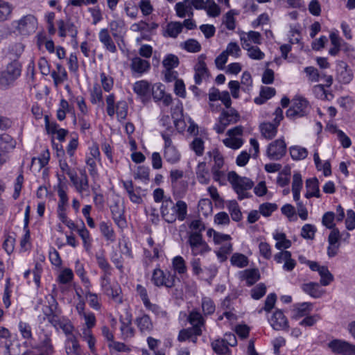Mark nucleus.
<instances>
[{"label": "nucleus", "mask_w": 355, "mask_h": 355, "mask_svg": "<svg viewBox=\"0 0 355 355\" xmlns=\"http://www.w3.org/2000/svg\"><path fill=\"white\" fill-rule=\"evenodd\" d=\"M202 309L205 315H211L215 311V304L211 298L203 297L202 299Z\"/></svg>", "instance_id": "63"}, {"label": "nucleus", "mask_w": 355, "mask_h": 355, "mask_svg": "<svg viewBox=\"0 0 355 355\" xmlns=\"http://www.w3.org/2000/svg\"><path fill=\"white\" fill-rule=\"evenodd\" d=\"M120 321V331L121 334V338L123 340H127L134 337L135 330L132 325V315L129 313H126L125 316H122L119 318Z\"/></svg>", "instance_id": "15"}, {"label": "nucleus", "mask_w": 355, "mask_h": 355, "mask_svg": "<svg viewBox=\"0 0 355 355\" xmlns=\"http://www.w3.org/2000/svg\"><path fill=\"white\" fill-rule=\"evenodd\" d=\"M93 327H84L82 329V333L80 334L83 340L87 343L88 347L92 353L96 351L95 345L96 339L92 334V329Z\"/></svg>", "instance_id": "34"}, {"label": "nucleus", "mask_w": 355, "mask_h": 355, "mask_svg": "<svg viewBox=\"0 0 355 355\" xmlns=\"http://www.w3.org/2000/svg\"><path fill=\"white\" fill-rule=\"evenodd\" d=\"M183 49L190 53H197L201 50L200 44L195 39H189L182 44Z\"/></svg>", "instance_id": "60"}, {"label": "nucleus", "mask_w": 355, "mask_h": 355, "mask_svg": "<svg viewBox=\"0 0 355 355\" xmlns=\"http://www.w3.org/2000/svg\"><path fill=\"white\" fill-rule=\"evenodd\" d=\"M206 56L202 54L198 58V61L194 66V80L196 85H200L203 80L209 76V72L205 62Z\"/></svg>", "instance_id": "14"}, {"label": "nucleus", "mask_w": 355, "mask_h": 355, "mask_svg": "<svg viewBox=\"0 0 355 355\" xmlns=\"http://www.w3.org/2000/svg\"><path fill=\"white\" fill-rule=\"evenodd\" d=\"M80 176L78 177L76 173L72 178H70L71 182L73 183L76 191L80 194H83L85 192L89 191V178L84 168L79 169Z\"/></svg>", "instance_id": "13"}, {"label": "nucleus", "mask_w": 355, "mask_h": 355, "mask_svg": "<svg viewBox=\"0 0 355 355\" xmlns=\"http://www.w3.org/2000/svg\"><path fill=\"white\" fill-rule=\"evenodd\" d=\"M24 51V45L21 43H15L8 48V54L10 59L17 60L23 53Z\"/></svg>", "instance_id": "55"}, {"label": "nucleus", "mask_w": 355, "mask_h": 355, "mask_svg": "<svg viewBox=\"0 0 355 355\" xmlns=\"http://www.w3.org/2000/svg\"><path fill=\"white\" fill-rule=\"evenodd\" d=\"M130 67L133 71L141 74L150 69V64L139 57H135L132 59Z\"/></svg>", "instance_id": "27"}, {"label": "nucleus", "mask_w": 355, "mask_h": 355, "mask_svg": "<svg viewBox=\"0 0 355 355\" xmlns=\"http://www.w3.org/2000/svg\"><path fill=\"white\" fill-rule=\"evenodd\" d=\"M330 40L333 47L329 49V53L331 55L335 56L340 51H341L343 48L342 39L340 38L336 34L331 33L330 35Z\"/></svg>", "instance_id": "51"}, {"label": "nucleus", "mask_w": 355, "mask_h": 355, "mask_svg": "<svg viewBox=\"0 0 355 355\" xmlns=\"http://www.w3.org/2000/svg\"><path fill=\"white\" fill-rule=\"evenodd\" d=\"M144 306L147 310L153 312L157 318H167V312L163 309H162V307H160L159 305L151 303L150 301L146 304Z\"/></svg>", "instance_id": "59"}, {"label": "nucleus", "mask_w": 355, "mask_h": 355, "mask_svg": "<svg viewBox=\"0 0 355 355\" xmlns=\"http://www.w3.org/2000/svg\"><path fill=\"white\" fill-rule=\"evenodd\" d=\"M21 65L17 60L8 64L6 69L0 73V85L2 86L11 85L20 76Z\"/></svg>", "instance_id": "6"}, {"label": "nucleus", "mask_w": 355, "mask_h": 355, "mask_svg": "<svg viewBox=\"0 0 355 355\" xmlns=\"http://www.w3.org/2000/svg\"><path fill=\"white\" fill-rule=\"evenodd\" d=\"M241 280H245L248 286H252L260 279L259 271L257 268L247 269L240 272Z\"/></svg>", "instance_id": "23"}, {"label": "nucleus", "mask_w": 355, "mask_h": 355, "mask_svg": "<svg viewBox=\"0 0 355 355\" xmlns=\"http://www.w3.org/2000/svg\"><path fill=\"white\" fill-rule=\"evenodd\" d=\"M187 320L192 325V327H197L200 329H202V327L205 324V320L202 314L195 310L189 313Z\"/></svg>", "instance_id": "37"}, {"label": "nucleus", "mask_w": 355, "mask_h": 355, "mask_svg": "<svg viewBox=\"0 0 355 355\" xmlns=\"http://www.w3.org/2000/svg\"><path fill=\"white\" fill-rule=\"evenodd\" d=\"M13 6L3 0H0V22L8 20L12 14Z\"/></svg>", "instance_id": "44"}, {"label": "nucleus", "mask_w": 355, "mask_h": 355, "mask_svg": "<svg viewBox=\"0 0 355 355\" xmlns=\"http://www.w3.org/2000/svg\"><path fill=\"white\" fill-rule=\"evenodd\" d=\"M37 24V19L33 15H25L12 23V27L21 35H29L33 33L36 30Z\"/></svg>", "instance_id": "7"}, {"label": "nucleus", "mask_w": 355, "mask_h": 355, "mask_svg": "<svg viewBox=\"0 0 355 355\" xmlns=\"http://www.w3.org/2000/svg\"><path fill=\"white\" fill-rule=\"evenodd\" d=\"M164 80L167 83H173V89H185V85L182 79L178 78V73L175 70H164Z\"/></svg>", "instance_id": "20"}, {"label": "nucleus", "mask_w": 355, "mask_h": 355, "mask_svg": "<svg viewBox=\"0 0 355 355\" xmlns=\"http://www.w3.org/2000/svg\"><path fill=\"white\" fill-rule=\"evenodd\" d=\"M180 64L179 58L174 54H167L162 61L164 70H174Z\"/></svg>", "instance_id": "47"}, {"label": "nucleus", "mask_w": 355, "mask_h": 355, "mask_svg": "<svg viewBox=\"0 0 355 355\" xmlns=\"http://www.w3.org/2000/svg\"><path fill=\"white\" fill-rule=\"evenodd\" d=\"M289 151L292 159L294 160L304 159L308 155V150L306 148L300 146L290 147Z\"/></svg>", "instance_id": "48"}, {"label": "nucleus", "mask_w": 355, "mask_h": 355, "mask_svg": "<svg viewBox=\"0 0 355 355\" xmlns=\"http://www.w3.org/2000/svg\"><path fill=\"white\" fill-rule=\"evenodd\" d=\"M224 145L233 150L240 148L243 144V140L239 137H230L223 140Z\"/></svg>", "instance_id": "57"}, {"label": "nucleus", "mask_w": 355, "mask_h": 355, "mask_svg": "<svg viewBox=\"0 0 355 355\" xmlns=\"http://www.w3.org/2000/svg\"><path fill=\"white\" fill-rule=\"evenodd\" d=\"M353 78V74L346 62L339 61L336 65V80L343 84H348Z\"/></svg>", "instance_id": "16"}, {"label": "nucleus", "mask_w": 355, "mask_h": 355, "mask_svg": "<svg viewBox=\"0 0 355 355\" xmlns=\"http://www.w3.org/2000/svg\"><path fill=\"white\" fill-rule=\"evenodd\" d=\"M207 155L214 162L211 168L213 179L216 182H220L225 177V172L222 170L225 164L223 155L218 149L214 148L207 152Z\"/></svg>", "instance_id": "9"}, {"label": "nucleus", "mask_w": 355, "mask_h": 355, "mask_svg": "<svg viewBox=\"0 0 355 355\" xmlns=\"http://www.w3.org/2000/svg\"><path fill=\"white\" fill-rule=\"evenodd\" d=\"M277 124L273 123L267 122L263 123L260 125L259 128L261 135L266 139H272L274 138L277 132Z\"/></svg>", "instance_id": "30"}, {"label": "nucleus", "mask_w": 355, "mask_h": 355, "mask_svg": "<svg viewBox=\"0 0 355 355\" xmlns=\"http://www.w3.org/2000/svg\"><path fill=\"white\" fill-rule=\"evenodd\" d=\"M65 350L67 355H82V350L77 338L71 335L65 342Z\"/></svg>", "instance_id": "22"}, {"label": "nucleus", "mask_w": 355, "mask_h": 355, "mask_svg": "<svg viewBox=\"0 0 355 355\" xmlns=\"http://www.w3.org/2000/svg\"><path fill=\"white\" fill-rule=\"evenodd\" d=\"M227 180L238 195L239 200L250 197L248 191L254 186V182L250 179L239 176L235 171H230L227 175Z\"/></svg>", "instance_id": "2"}, {"label": "nucleus", "mask_w": 355, "mask_h": 355, "mask_svg": "<svg viewBox=\"0 0 355 355\" xmlns=\"http://www.w3.org/2000/svg\"><path fill=\"white\" fill-rule=\"evenodd\" d=\"M277 263H280L284 262L283 269L286 271H292L296 266V261L292 259L291 253L287 250H282L274 257Z\"/></svg>", "instance_id": "17"}, {"label": "nucleus", "mask_w": 355, "mask_h": 355, "mask_svg": "<svg viewBox=\"0 0 355 355\" xmlns=\"http://www.w3.org/2000/svg\"><path fill=\"white\" fill-rule=\"evenodd\" d=\"M232 265L238 268H244L248 265V257L240 253H234L230 259Z\"/></svg>", "instance_id": "52"}, {"label": "nucleus", "mask_w": 355, "mask_h": 355, "mask_svg": "<svg viewBox=\"0 0 355 355\" xmlns=\"http://www.w3.org/2000/svg\"><path fill=\"white\" fill-rule=\"evenodd\" d=\"M77 232L83 240V246L85 250L89 251L92 247V239L89 232L85 227L83 222H82V227L77 229Z\"/></svg>", "instance_id": "43"}, {"label": "nucleus", "mask_w": 355, "mask_h": 355, "mask_svg": "<svg viewBox=\"0 0 355 355\" xmlns=\"http://www.w3.org/2000/svg\"><path fill=\"white\" fill-rule=\"evenodd\" d=\"M196 179L202 184H207L210 181V174L205 162L198 163L196 169Z\"/></svg>", "instance_id": "24"}, {"label": "nucleus", "mask_w": 355, "mask_h": 355, "mask_svg": "<svg viewBox=\"0 0 355 355\" xmlns=\"http://www.w3.org/2000/svg\"><path fill=\"white\" fill-rule=\"evenodd\" d=\"M96 259L98 267L103 271L101 276L112 275V268L105 257L103 254H96Z\"/></svg>", "instance_id": "40"}, {"label": "nucleus", "mask_w": 355, "mask_h": 355, "mask_svg": "<svg viewBox=\"0 0 355 355\" xmlns=\"http://www.w3.org/2000/svg\"><path fill=\"white\" fill-rule=\"evenodd\" d=\"M302 188V180L300 173H295L293 176L292 191L293 199L296 203L302 202L300 200V191Z\"/></svg>", "instance_id": "31"}, {"label": "nucleus", "mask_w": 355, "mask_h": 355, "mask_svg": "<svg viewBox=\"0 0 355 355\" xmlns=\"http://www.w3.org/2000/svg\"><path fill=\"white\" fill-rule=\"evenodd\" d=\"M220 120L221 121H226L225 125L226 126L229 125L231 123H236L239 119V114L234 110H230L227 112H223L220 116Z\"/></svg>", "instance_id": "53"}, {"label": "nucleus", "mask_w": 355, "mask_h": 355, "mask_svg": "<svg viewBox=\"0 0 355 355\" xmlns=\"http://www.w3.org/2000/svg\"><path fill=\"white\" fill-rule=\"evenodd\" d=\"M286 153V144L284 139H278L269 144L266 155L270 159L279 160Z\"/></svg>", "instance_id": "11"}, {"label": "nucleus", "mask_w": 355, "mask_h": 355, "mask_svg": "<svg viewBox=\"0 0 355 355\" xmlns=\"http://www.w3.org/2000/svg\"><path fill=\"white\" fill-rule=\"evenodd\" d=\"M306 193L305 197L311 198L312 197L320 198L319 182L316 178H310L306 180Z\"/></svg>", "instance_id": "26"}, {"label": "nucleus", "mask_w": 355, "mask_h": 355, "mask_svg": "<svg viewBox=\"0 0 355 355\" xmlns=\"http://www.w3.org/2000/svg\"><path fill=\"white\" fill-rule=\"evenodd\" d=\"M209 106L212 110H215L218 108V104L215 102L218 100L225 105L226 107H229L231 105V99L228 92L225 91L222 93L220 92H212L209 95Z\"/></svg>", "instance_id": "18"}, {"label": "nucleus", "mask_w": 355, "mask_h": 355, "mask_svg": "<svg viewBox=\"0 0 355 355\" xmlns=\"http://www.w3.org/2000/svg\"><path fill=\"white\" fill-rule=\"evenodd\" d=\"M123 185L124 189H125L128 197L130 201L135 204H141L143 202L142 198L141 196V188L136 187L135 188L133 186V183L132 180L130 181H123Z\"/></svg>", "instance_id": "19"}, {"label": "nucleus", "mask_w": 355, "mask_h": 355, "mask_svg": "<svg viewBox=\"0 0 355 355\" xmlns=\"http://www.w3.org/2000/svg\"><path fill=\"white\" fill-rule=\"evenodd\" d=\"M151 94L155 101L162 103L165 106L169 105L172 102L171 95L166 94L164 90H152Z\"/></svg>", "instance_id": "42"}, {"label": "nucleus", "mask_w": 355, "mask_h": 355, "mask_svg": "<svg viewBox=\"0 0 355 355\" xmlns=\"http://www.w3.org/2000/svg\"><path fill=\"white\" fill-rule=\"evenodd\" d=\"M309 102L301 96H297L291 101V106L286 112V116L292 120L306 116L310 112Z\"/></svg>", "instance_id": "5"}, {"label": "nucleus", "mask_w": 355, "mask_h": 355, "mask_svg": "<svg viewBox=\"0 0 355 355\" xmlns=\"http://www.w3.org/2000/svg\"><path fill=\"white\" fill-rule=\"evenodd\" d=\"M183 25L179 21L169 22L164 33V36H168L173 38H176L178 35L182 32Z\"/></svg>", "instance_id": "35"}, {"label": "nucleus", "mask_w": 355, "mask_h": 355, "mask_svg": "<svg viewBox=\"0 0 355 355\" xmlns=\"http://www.w3.org/2000/svg\"><path fill=\"white\" fill-rule=\"evenodd\" d=\"M302 289L304 292L315 298L320 297L322 294V292L320 290L319 284L315 282L304 284L302 286Z\"/></svg>", "instance_id": "38"}, {"label": "nucleus", "mask_w": 355, "mask_h": 355, "mask_svg": "<svg viewBox=\"0 0 355 355\" xmlns=\"http://www.w3.org/2000/svg\"><path fill=\"white\" fill-rule=\"evenodd\" d=\"M172 267L179 275L184 274L187 271L185 260L181 256H176L172 259Z\"/></svg>", "instance_id": "49"}, {"label": "nucleus", "mask_w": 355, "mask_h": 355, "mask_svg": "<svg viewBox=\"0 0 355 355\" xmlns=\"http://www.w3.org/2000/svg\"><path fill=\"white\" fill-rule=\"evenodd\" d=\"M331 352L338 355H355V345L345 340L334 339L328 343Z\"/></svg>", "instance_id": "12"}, {"label": "nucleus", "mask_w": 355, "mask_h": 355, "mask_svg": "<svg viewBox=\"0 0 355 355\" xmlns=\"http://www.w3.org/2000/svg\"><path fill=\"white\" fill-rule=\"evenodd\" d=\"M202 329H200L197 327H189L187 329H183L180 331L178 340L180 342H184L187 340L190 339V338H193V336H200L202 334Z\"/></svg>", "instance_id": "36"}, {"label": "nucleus", "mask_w": 355, "mask_h": 355, "mask_svg": "<svg viewBox=\"0 0 355 355\" xmlns=\"http://www.w3.org/2000/svg\"><path fill=\"white\" fill-rule=\"evenodd\" d=\"M135 323L141 333H149L153 330V324L149 315L144 314L140 317H137Z\"/></svg>", "instance_id": "29"}, {"label": "nucleus", "mask_w": 355, "mask_h": 355, "mask_svg": "<svg viewBox=\"0 0 355 355\" xmlns=\"http://www.w3.org/2000/svg\"><path fill=\"white\" fill-rule=\"evenodd\" d=\"M190 148L197 156H202L205 150L204 141L200 137H195L190 144Z\"/></svg>", "instance_id": "62"}, {"label": "nucleus", "mask_w": 355, "mask_h": 355, "mask_svg": "<svg viewBox=\"0 0 355 355\" xmlns=\"http://www.w3.org/2000/svg\"><path fill=\"white\" fill-rule=\"evenodd\" d=\"M211 347L213 350L218 355H226L230 352L229 346L222 339H217L211 343Z\"/></svg>", "instance_id": "46"}, {"label": "nucleus", "mask_w": 355, "mask_h": 355, "mask_svg": "<svg viewBox=\"0 0 355 355\" xmlns=\"http://www.w3.org/2000/svg\"><path fill=\"white\" fill-rule=\"evenodd\" d=\"M40 349L42 351V355H53L54 353V347L49 334H45L44 338L41 339Z\"/></svg>", "instance_id": "41"}, {"label": "nucleus", "mask_w": 355, "mask_h": 355, "mask_svg": "<svg viewBox=\"0 0 355 355\" xmlns=\"http://www.w3.org/2000/svg\"><path fill=\"white\" fill-rule=\"evenodd\" d=\"M232 251V244L225 243L218 250L216 251V254L220 262H224L227 259V255Z\"/></svg>", "instance_id": "54"}, {"label": "nucleus", "mask_w": 355, "mask_h": 355, "mask_svg": "<svg viewBox=\"0 0 355 355\" xmlns=\"http://www.w3.org/2000/svg\"><path fill=\"white\" fill-rule=\"evenodd\" d=\"M99 230L105 239L110 243L116 240V234L110 222L102 221L99 224Z\"/></svg>", "instance_id": "28"}, {"label": "nucleus", "mask_w": 355, "mask_h": 355, "mask_svg": "<svg viewBox=\"0 0 355 355\" xmlns=\"http://www.w3.org/2000/svg\"><path fill=\"white\" fill-rule=\"evenodd\" d=\"M227 207L233 220L238 222L242 219V213L236 200L230 201Z\"/></svg>", "instance_id": "45"}, {"label": "nucleus", "mask_w": 355, "mask_h": 355, "mask_svg": "<svg viewBox=\"0 0 355 355\" xmlns=\"http://www.w3.org/2000/svg\"><path fill=\"white\" fill-rule=\"evenodd\" d=\"M162 218L168 223H173L176 220L183 221L187 214V205L185 202L178 200L174 202L171 197L165 198L160 207Z\"/></svg>", "instance_id": "1"}, {"label": "nucleus", "mask_w": 355, "mask_h": 355, "mask_svg": "<svg viewBox=\"0 0 355 355\" xmlns=\"http://www.w3.org/2000/svg\"><path fill=\"white\" fill-rule=\"evenodd\" d=\"M312 309V304L309 302H304L298 304L293 310V317L295 319H299L307 315Z\"/></svg>", "instance_id": "50"}, {"label": "nucleus", "mask_w": 355, "mask_h": 355, "mask_svg": "<svg viewBox=\"0 0 355 355\" xmlns=\"http://www.w3.org/2000/svg\"><path fill=\"white\" fill-rule=\"evenodd\" d=\"M75 272L76 275L80 278L85 288H90L92 287L91 282L88 277L86 275V272L85 270L83 264L81 263L79 260H77L76 263Z\"/></svg>", "instance_id": "39"}, {"label": "nucleus", "mask_w": 355, "mask_h": 355, "mask_svg": "<svg viewBox=\"0 0 355 355\" xmlns=\"http://www.w3.org/2000/svg\"><path fill=\"white\" fill-rule=\"evenodd\" d=\"M274 239L277 241L275 247L279 249H287L291 247V241L286 239V235L284 233H276L274 234Z\"/></svg>", "instance_id": "56"}, {"label": "nucleus", "mask_w": 355, "mask_h": 355, "mask_svg": "<svg viewBox=\"0 0 355 355\" xmlns=\"http://www.w3.org/2000/svg\"><path fill=\"white\" fill-rule=\"evenodd\" d=\"M51 302H49V304H44L42 306V311L44 314V316L42 317L43 320H45L46 318L51 316V315L57 310L58 302L53 297H51Z\"/></svg>", "instance_id": "61"}, {"label": "nucleus", "mask_w": 355, "mask_h": 355, "mask_svg": "<svg viewBox=\"0 0 355 355\" xmlns=\"http://www.w3.org/2000/svg\"><path fill=\"white\" fill-rule=\"evenodd\" d=\"M187 245L193 257L203 256L211 251V248L203 239L202 234L198 233H188Z\"/></svg>", "instance_id": "3"}, {"label": "nucleus", "mask_w": 355, "mask_h": 355, "mask_svg": "<svg viewBox=\"0 0 355 355\" xmlns=\"http://www.w3.org/2000/svg\"><path fill=\"white\" fill-rule=\"evenodd\" d=\"M161 135L164 140V157L165 160L172 164L177 163L180 159V154L172 144L171 134L168 132H162Z\"/></svg>", "instance_id": "10"}, {"label": "nucleus", "mask_w": 355, "mask_h": 355, "mask_svg": "<svg viewBox=\"0 0 355 355\" xmlns=\"http://www.w3.org/2000/svg\"><path fill=\"white\" fill-rule=\"evenodd\" d=\"M176 276L171 272H164L159 268L153 270L151 281L157 287L171 288L175 285Z\"/></svg>", "instance_id": "8"}, {"label": "nucleus", "mask_w": 355, "mask_h": 355, "mask_svg": "<svg viewBox=\"0 0 355 355\" xmlns=\"http://www.w3.org/2000/svg\"><path fill=\"white\" fill-rule=\"evenodd\" d=\"M175 11L179 17L184 18L187 15L193 16V11L189 0L183 2H178L175 4Z\"/></svg>", "instance_id": "33"}, {"label": "nucleus", "mask_w": 355, "mask_h": 355, "mask_svg": "<svg viewBox=\"0 0 355 355\" xmlns=\"http://www.w3.org/2000/svg\"><path fill=\"white\" fill-rule=\"evenodd\" d=\"M110 277L111 275L101 276V289L103 293L111 298L116 304H121L123 302L122 290L118 284H111Z\"/></svg>", "instance_id": "4"}, {"label": "nucleus", "mask_w": 355, "mask_h": 355, "mask_svg": "<svg viewBox=\"0 0 355 355\" xmlns=\"http://www.w3.org/2000/svg\"><path fill=\"white\" fill-rule=\"evenodd\" d=\"M277 205L275 203L265 202L259 205V213L265 217L270 216L273 211L277 210Z\"/></svg>", "instance_id": "64"}, {"label": "nucleus", "mask_w": 355, "mask_h": 355, "mask_svg": "<svg viewBox=\"0 0 355 355\" xmlns=\"http://www.w3.org/2000/svg\"><path fill=\"white\" fill-rule=\"evenodd\" d=\"M85 297L89 306L95 311H100L102 306L101 297L98 294L90 291V288H85Z\"/></svg>", "instance_id": "32"}, {"label": "nucleus", "mask_w": 355, "mask_h": 355, "mask_svg": "<svg viewBox=\"0 0 355 355\" xmlns=\"http://www.w3.org/2000/svg\"><path fill=\"white\" fill-rule=\"evenodd\" d=\"M318 273L320 276V282L324 286H328L334 280V276L327 266H322Z\"/></svg>", "instance_id": "58"}, {"label": "nucleus", "mask_w": 355, "mask_h": 355, "mask_svg": "<svg viewBox=\"0 0 355 355\" xmlns=\"http://www.w3.org/2000/svg\"><path fill=\"white\" fill-rule=\"evenodd\" d=\"M270 322L275 330H281L288 324L287 319L282 311H276L270 318Z\"/></svg>", "instance_id": "25"}, {"label": "nucleus", "mask_w": 355, "mask_h": 355, "mask_svg": "<svg viewBox=\"0 0 355 355\" xmlns=\"http://www.w3.org/2000/svg\"><path fill=\"white\" fill-rule=\"evenodd\" d=\"M98 38L107 51L113 53L116 52V46L107 28H103L98 33Z\"/></svg>", "instance_id": "21"}]
</instances>
